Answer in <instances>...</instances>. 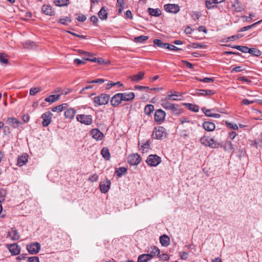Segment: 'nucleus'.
Here are the masks:
<instances>
[{
    "instance_id": "nucleus-32",
    "label": "nucleus",
    "mask_w": 262,
    "mask_h": 262,
    "mask_svg": "<svg viewBox=\"0 0 262 262\" xmlns=\"http://www.w3.org/2000/svg\"><path fill=\"white\" fill-rule=\"evenodd\" d=\"M150 257L147 254L140 255L138 258V262H148L151 260Z\"/></svg>"
},
{
    "instance_id": "nucleus-51",
    "label": "nucleus",
    "mask_w": 262,
    "mask_h": 262,
    "mask_svg": "<svg viewBox=\"0 0 262 262\" xmlns=\"http://www.w3.org/2000/svg\"><path fill=\"white\" fill-rule=\"evenodd\" d=\"M58 22L63 25H67V23H71V19L68 17H66L65 18L59 19Z\"/></svg>"
},
{
    "instance_id": "nucleus-5",
    "label": "nucleus",
    "mask_w": 262,
    "mask_h": 262,
    "mask_svg": "<svg viewBox=\"0 0 262 262\" xmlns=\"http://www.w3.org/2000/svg\"><path fill=\"white\" fill-rule=\"evenodd\" d=\"M166 113L162 109L156 110L154 115V120L158 124H160L164 122Z\"/></svg>"
},
{
    "instance_id": "nucleus-16",
    "label": "nucleus",
    "mask_w": 262,
    "mask_h": 262,
    "mask_svg": "<svg viewBox=\"0 0 262 262\" xmlns=\"http://www.w3.org/2000/svg\"><path fill=\"white\" fill-rule=\"evenodd\" d=\"M42 11L46 15L52 16L55 14L52 6L50 5H44L41 8Z\"/></svg>"
},
{
    "instance_id": "nucleus-12",
    "label": "nucleus",
    "mask_w": 262,
    "mask_h": 262,
    "mask_svg": "<svg viewBox=\"0 0 262 262\" xmlns=\"http://www.w3.org/2000/svg\"><path fill=\"white\" fill-rule=\"evenodd\" d=\"M164 8L166 11L169 13H177L180 11V7L178 4H166Z\"/></svg>"
},
{
    "instance_id": "nucleus-38",
    "label": "nucleus",
    "mask_w": 262,
    "mask_h": 262,
    "mask_svg": "<svg viewBox=\"0 0 262 262\" xmlns=\"http://www.w3.org/2000/svg\"><path fill=\"white\" fill-rule=\"evenodd\" d=\"M115 85H117L118 87H121V86H122L123 85V84L119 81H117L116 82H113L110 81V82H108L107 83V84L106 85L105 89L106 90H110L112 88V86H115Z\"/></svg>"
},
{
    "instance_id": "nucleus-26",
    "label": "nucleus",
    "mask_w": 262,
    "mask_h": 262,
    "mask_svg": "<svg viewBox=\"0 0 262 262\" xmlns=\"http://www.w3.org/2000/svg\"><path fill=\"white\" fill-rule=\"evenodd\" d=\"M144 75V73L143 72H140L138 74L130 76L129 78L133 81L138 82L143 79Z\"/></svg>"
},
{
    "instance_id": "nucleus-7",
    "label": "nucleus",
    "mask_w": 262,
    "mask_h": 262,
    "mask_svg": "<svg viewBox=\"0 0 262 262\" xmlns=\"http://www.w3.org/2000/svg\"><path fill=\"white\" fill-rule=\"evenodd\" d=\"M40 244L38 242L32 243L27 246V250L31 254H36L40 250Z\"/></svg>"
},
{
    "instance_id": "nucleus-19",
    "label": "nucleus",
    "mask_w": 262,
    "mask_h": 262,
    "mask_svg": "<svg viewBox=\"0 0 262 262\" xmlns=\"http://www.w3.org/2000/svg\"><path fill=\"white\" fill-rule=\"evenodd\" d=\"M231 7L236 12H242L244 10L243 6L242 3L238 0H235L231 4Z\"/></svg>"
},
{
    "instance_id": "nucleus-1",
    "label": "nucleus",
    "mask_w": 262,
    "mask_h": 262,
    "mask_svg": "<svg viewBox=\"0 0 262 262\" xmlns=\"http://www.w3.org/2000/svg\"><path fill=\"white\" fill-rule=\"evenodd\" d=\"M161 106L165 110L170 111L171 113L175 115H180L183 109L178 104L172 103L166 100H161Z\"/></svg>"
},
{
    "instance_id": "nucleus-23",
    "label": "nucleus",
    "mask_w": 262,
    "mask_h": 262,
    "mask_svg": "<svg viewBox=\"0 0 262 262\" xmlns=\"http://www.w3.org/2000/svg\"><path fill=\"white\" fill-rule=\"evenodd\" d=\"M123 101H129L135 98V95L133 92L121 93Z\"/></svg>"
},
{
    "instance_id": "nucleus-43",
    "label": "nucleus",
    "mask_w": 262,
    "mask_h": 262,
    "mask_svg": "<svg viewBox=\"0 0 262 262\" xmlns=\"http://www.w3.org/2000/svg\"><path fill=\"white\" fill-rule=\"evenodd\" d=\"M148 39V36L141 35L139 36H137L135 37L134 40L135 42L142 43L145 41L147 40Z\"/></svg>"
},
{
    "instance_id": "nucleus-31",
    "label": "nucleus",
    "mask_w": 262,
    "mask_h": 262,
    "mask_svg": "<svg viewBox=\"0 0 262 262\" xmlns=\"http://www.w3.org/2000/svg\"><path fill=\"white\" fill-rule=\"evenodd\" d=\"M68 104L67 103H63L61 105L53 107L52 108V111L54 112H61L65 110Z\"/></svg>"
},
{
    "instance_id": "nucleus-24",
    "label": "nucleus",
    "mask_w": 262,
    "mask_h": 262,
    "mask_svg": "<svg viewBox=\"0 0 262 262\" xmlns=\"http://www.w3.org/2000/svg\"><path fill=\"white\" fill-rule=\"evenodd\" d=\"M60 98V94L57 95H51L46 98L45 100V101L49 102L50 103H53L55 101L58 100Z\"/></svg>"
},
{
    "instance_id": "nucleus-28",
    "label": "nucleus",
    "mask_w": 262,
    "mask_h": 262,
    "mask_svg": "<svg viewBox=\"0 0 262 262\" xmlns=\"http://www.w3.org/2000/svg\"><path fill=\"white\" fill-rule=\"evenodd\" d=\"M169 237L165 234L161 236L160 237V242L163 246H167L169 244Z\"/></svg>"
},
{
    "instance_id": "nucleus-41",
    "label": "nucleus",
    "mask_w": 262,
    "mask_h": 262,
    "mask_svg": "<svg viewBox=\"0 0 262 262\" xmlns=\"http://www.w3.org/2000/svg\"><path fill=\"white\" fill-rule=\"evenodd\" d=\"M208 144L207 146H209L211 148H218L220 144L217 142L214 141V140L212 138H211L210 140H209Z\"/></svg>"
},
{
    "instance_id": "nucleus-45",
    "label": "nucleus",
    "mask_w": 262,
    "mask_h": 262,
    "mask_svg": "<svg viewBox=\"0 0 262 262\" xmlns=\"http://www.w3.org/2000/svg\"><path fill=\"white\" fill-rule=\"evenodd\" d=\"M127 171V169L125 167H119V168L116 170V173L118 177H120L123 174L125 173Z\"/></svg>"
},
{
    "instance_id": "nucleus-3",
    "label": "nucleus",
    "mask_w": 262,
    "mask_h": 262,
    "mask_svg": "<svg viewBox=\"0 0 262 262\" xmlns=\"http://www.w3.org/2000/svg\"><path fill=\"white\" fill-rule=\"evenodd\" d=\"M110 95L105 94H102L100 95L95 97L94 98L95 106L106 104L110 100Z\"/></svg>"
},
{
    "instance_id": "nucleus-8",
    "label": "nucleus",
    "mask_w": 262,
    "mask_h": 262,
    "mask_svg": "<svg viewBox=\"0 0 262 262\" xmlns=\"http://www.w3.org/2000/svg\"><path fill=\"white\" fill-rule=\"evenodd\" d=\"M52 116L53 114L50 112H45L42 115V124L43 126L47 127L50 124Z\"/></svg>"
},
{
    "instance_id": "nucleus-2",
    "label": "nucleus",
    "mask_w": 262,
    "mask_h": 262,
    "mask_svg": "<svg viewBox=\"0 0 262 262\" xmlns=\"http://www.w3.org/2000/svg\"><path fill=\"white\" fill-rule=\"evenodd\" d=\"M167 133L166 129L163 126H158L154 128L152 133V137L158 140H162L166 138Z\"/></svg>"
},
{
    "instance_id": "nucleus-40",
    "label": "nucleus",
    "mask_w": 262,
    "mask_h": 262,
    "mask_svg": "<svg viewBox=\"0 0 262 262\" xmlns=\"http://www.w3.org/2000/svg\"><path fill=\"white\" fill-rule=\"evenodd\" d=\"M217 3L215 0H206V5L208 9L213 8L216 7Z\"/></svg>"
},
{
    "instance_id": "nucleus-42",
    "label": "nucleus",
    "mask_w": 262,
    "mask_h": 262,
    "mask_svg": "<svg viewBox=\"0 0 262 262\" xmlns=\"http://www.w3.org/2000/svg\"><path fill=\"white\" fill-rule=\"evenodd\" d=\"M154 111V106L152 104H147L144 108V112L147 115H149Z\"/></svg>"
},
{
    "instance_id": "nucleus-18",
    "label": "nucleus",
    "mask_w": 262,
    "mask_h": 262,
    "mask_svg": "<svg viewBox=\"0 0 262 262\" xmlns=\"http://www.w3.org/2000/svg\"><path fill=\"white\" fill-rule=\"evenodd\" d=\"M91 133L93 138L97 140H101L103 137V134L97 128L93 129Z\"/></svg>"
},
{
    "instance_id": "nucleus-27",
    "label": "nucleus",
    "mask_w": 262,
    "mask_h": 262,
    "mask_svg": "<svg viewBox=\"0 0 262 262\" xmlns=\"http://www.w3.org/2000/svg\"><path fill=\"white\" fill-rule=\"evenodd\" d=\"M147 11L151 16L158 17L161 15V11L159 8L153 9L149 8L147 9Z\"/></svg>"
},
{
    "instance_id": "nucleus-35",
    "label": "nucleus",
    "mask_w": 262,
    "mask_h": 262,
    "mask_svg": "<svg viewBox=\"0 0 262 262\" xmlns=\"http://www.w3.org/2000/svg\"><path fill=\"white\" fill-rule=\"evenodd\" d=\"M8 62L7 55L5 53H0V63L2 64L7 65L8 64Z\"/></svg>"
},
{
    "instance_id": "nucleus-61",
    "label": "nucleus",
    "mask_w": 262,
    "mask_h": 262,
    "mask_svg": "<svg viewBox=\"0 0 262 262\" xmlns=\"http://www.w3.org/2000/svg\"><path fill=\"white\" fill-rule=\"evenodd\" d=\"M200 15L199 12H192L191 13V17H192L193 19L194 20H196L199 19L200 18Z\"/></svg>"
},
{
    "instance_id": "nucleus-9",
    "label": "nucleus",
    "mask_w": 262,
    "mask_h": 262,
    "mask_svg": "<svg viewBox=\"0 0 262 262\" xmlns=\"http://www.w3.org/2000/svg\"><path fill=\"white\" fill-rule=\"evenodd\" d=\"M146 252H147L146 254L150 256L149 257L151 259L155 256L159 255L160 253L159 249L154 246L147 247L146 249Z\"/></svg>"
},
{
    "instance_id": "nucleus-20",
    "label": "nucleus",
    "mask_w": 262,
    "mask_h": 262,
    "mask_svg": "<svg viewBox=\"0 0 262 262\" xmlns=\"http://www.w3.org/2000/svg\"><path fill=\"white\" fill-rule=\"evenodd\" d=\"M76 110L73 108H69L64 112V116L67 119H72L76 114Z\"/></svg>"
},
{
    "instance_id": "nucleus-11",
    "label": "nucleus",
    "mask_w": 262,
    "mask_h": 262,
    "mask_svg": "<svg viewBox=\"0 0 262 262\" xmlns=\"http://www.w3.org/2000/svg\"><path fill=\"white\" fill-rule=\"evenodd\" d=\"M111 182L108 179H106L105 181H101L99 184V189L102 193H107L111 186Z\"/></svg>"
},
{
    "instance_id": "nucleus-33",
    "label": "nucleus",
    "mask_w": 262,
    "mask_h": 262,
    "mask_svg": "<svg viewBox=\"0 0 262 262\" xmlns=\"http://www.w3.org/2000/svg\"><path fill=\"white\" fill-rule=\"evenodd\" d=\"M54 4L58 7H63L68 6L69 3V0H54Z\"/></svg>"
},
{
    "instance_id": "nucleus-21",
    "label": "nucleus",
    "mask_w": 262,
    "mask_h": 262,
    "mask_svg": "<svg viewBox=\"0 0 262 262\" xmlns=\"http://www.w3.org/2000/svg\"><path fill=\"white\" fill-rule=\"evenodd\" d=\"M8 236L11 237L13 241H17L20 237L18 232L15 228L11 229V231L8 232Z\"/></svg>"
},
{
    "instance_id": "nucleus-10",
    "label": "nucleus",
    "mask_w": 262,
    "mask_h": 262,
    "mask_svg": "<svg viewBox=\"0 0 262 262\" xmlns=\"http://www.w3.org/2000/svg\"><path fill=\"white\" fill-rule=\"evenodd\" d=\"M128 162L131 165H137L141 161V158L138 154H135L128 156Z\"/></svg>"
},
{
    "instance_id": "nucleus-30",
    "label": "nucleus",
    "mask_w": 262,
    "mask_h": 262,
    "mask_svg": "<svg viewBox=\"0 0 262 262\" xmlns=\"http://www.w3.org/2000/svg\"><path fill=\"white\" fill-rule=\"evenodd\" d=\"M101 154L105 160H109L110 159L111 156L110 151L107 147H103L101 151Z\"/></svg>"
},
{
    "instance_id": "nucleus-13",
    "label": "nucleus",
    "mask_w": 262,
    "mask_h": 262,
    "mask_svg": "<svg viewBox=\"0 0 262 262\" xmlns=\"http://www.w3.org/2000/svg\"><path fill=\"white\" fill-rule=\"evenodd\" d=\"M122 95L121 93H118L113 96L110 100V102L112 106H117L122 102Z\"/></svg>"
},
{
    "instance_id": "nucleus-15",
    "label": "nucleus",
    "mask_w": 262,
    "mask_h": 262,
    "mask_svg": "<svg viewBox=\"0 0 262 262\" xmlns=\"http://www.w3.org/2000/svg\"><path fill=\"white\" fill-rule=\"evenodd\" d=\"M6 123L14 128H17L21 123L20 121L14 117L8 118L6 120Z\"/></svg>"
},
{
    "instance_id": "nucleus-50",
    "label": "nucleus",
    "mask_w": 262,
    "mask_h": 262,
    "mask_svg": "<svg viewBox=\"0 0 262 262\" xmlns=\"http://www.w3.org/2000/svg\"><path fill=\"white\" fill-rule=\"evenodd\" d=\"M170 92H167V96L164 98L162 99V100H166L167 101L168 100H173V101H177L179 100V99H178L176 98L175 96L173 94H169Z\"/></svg>"
},
{
    "instance_id": "nucleus-22",
    "label": "nucleus",
    "mask_w": 262,
    "mask_h": 262,
    "mask_svg": "<svg viewBox=\"0 0 262 262\" xmlns=\"http://www.w3.org/2000/svg\"><path fill=\"white\" fill-rule=\"evenodd\" d=\"M203 127L205 130L208 132L213 131L215 127L214 123L210 121H205L203 124Z\"/></svg>"
},
{
    "instance_id": "nucleus-4",
    "label": "nucleus",
    "mask_w": 262,
    "mask_h": 262,
    "mask_svg": "<svg viewBox=\"0 0 262 262\" xmlns=\"http://www.w3.org/2000/svg\"><path fill=\"white\" fill-rule=\"evenodd\" d=\"M77 121L86 125H90L93 123V117L91 115L79 114L76 116Z\"/></svg>"
},
{
    "instance_id": "nucleus-54",
    "label": "nucleus",
    "mask_w": 262,
    "mask_h": 262,
    "mask_svg": "<svg viewBox=\"0 0 262 262\" xmlns=\"http://www.w3.org/2000/svg\"><path fill=\"white\" fill-rule=\"evenodd\" d=\"M225 123L227 126L234 130H237L238 128L237 125L236 124H232L230 123L228 121H226Z\"/></svg>"
},
{
    "instance_id": "nucleus-48",
    "label": "nucleus",
    "mask_w": 262,
    "mask_h": 262,
    "mask_svg": "<svg viewBox=\"0 0 262 262\" xmlns=\"http://www.w3.org/2000/svg\"><path fill=\"white\" fill-rule=\"evenodd\" d=\"M95 60H96V61H95L94 62H97V63H99L100 64L107 65V64H109L110 63V61H108V60L105 61L102 58H101V57H99V58L95 57Z\"/></svg>"
},
{
    "instance_id": "nucleus-57",
    "label": "nucleus",
    "mask_w": 262,
    "mask_h": 262,
    "mask_svg": "<svg viewBox=\"0 0 262 262\" xmlns=\"http://www.w3.org/2000/svg\"><path fill=\"white\" fill-rule=\"evenodd\" d=\"M98 176L95 173L90 177L88 180L91 182H95L98 181Z\"/></svg>"
},
{
    "instance_id": "nucleus-49",
    "label": "nucleus",
    "mask_w": 262,
    "mask_h": 262,
    "mask_svg": "<svg viewBox=\"0 0 262 262\" xmlns=\"http://www.w3.org/2000/svg\"><path fill=\"white\" fill-rule=\"evenodd\" d=\"M210 139L209 137L204 136L200 139V142L203 145L207 146L209 141V140H210Z\"/></svg>"
},
{
    "instance_id": "nucleus-36",
    "label": "nucleus",
    "mask_w": 262,
    "mask_h": 262,
    "mask_svg": "<svg viewBox=\"0 0 262 262\" xmlns=\"http://www.w3.org/2000/svg\"><path fill=\"white\" fill-rule=\"evenodd\" d=\"M162 48L167 49L169 50L174 51H177L181 50V49L174 46V45H170L168 43H164Z\"/></svg>"
},
{
    "instance_id": "nucleus-63",
    "label": "nucleus",
    "mask_w": 262,
    "mask_h": 262,
    "mask_svg": "<svg viewBox=\"0 0 262 262\" xmlns=\"http://www.w3.org/2000/svg\"><path fill=\"white\" fill-rule=\"evenodd\" d=\"M28 262H39V258L37 256H32L28 258Z\"/></svg>"
},
{
    "instance_id": "nucleus-52",
    "label": "nucleus",
    "mask_w": 262,
    "mask_h": 262,
    "mask_svg": "<svg viewBox=\"0 0 262 262\" xmlns=\"http://www.w3.org/2000/svg\"><path fill=\"white\" fill-rule=\"evenodd\" d=\"M207 47V46L205 44L201 43H192V48L196 49V48H200V49H205Z\"/></svg>"
},
{
    "instance_id": "nucleus-39",
    "label": "nucleus",
    "mask_w": 262,
    "mask_h": 262,
    "mask_svg": "<svg viewBox=\"0 0 262 262\" xmlns=\"http://www.w3.org/2000/svg\"><path fill=\"white\" fill-rule=\"evenodd\" d=\"M248 51L249 54L254 56L259 57L261 55V51L256 48H250Z\"/></svg>"
},
{
    "instance_id": "nucleus-25",
    "label": "nucleus",
    "mask_w": 262,
    "mask_h": 262,
    "mask_svg": "<svg viewBox=\"0 0 262 262\" xmlns=\"http://www.w3.org/2000/svg\"><path fill=\"white\" fill-rule=\"evenodd\" d=\"M28 161V155L24 154L21 156L19 157L17 160V165L21 166L26 163Z\"/></svg>"
},
{
    "instance_id": "nucleus-62",
    "label": "nucleus",
    "mask_w": 262,
    "mask_h": 262,
    "mask_svg": "<svg viewBox=\"0 0 262 262\" xmlns=\"http://www.w3.org/2000/svg\"><path fill=\"white\" fill-rule=\"evenodd\" d=\"M179 254L181 259L185 260L187 259L189 255L188 253L186 252H180Z\"/></svg>"
},
{
    "instance_id": "nucleus-59",
    "label": "nucleus",
    "mask_w": 262,
    "mask_h": 262,
    "mask_svg": "<svg viewBox=\"0 0 262 262\" xmlns=\"http://www.w3.org/2000/svg\"><path fill=\"white\" fill-rule=\"evenodd\" d=\"M244 70H245V69L243 68V67L242 66H237V67H234L232 69L231 72H241V71H243Z\"/></svg>"
},
{
    "instance_id": "nucleus-53",
    "label": "nucleus",
    "mask_w": 262,
    "mask_h": 262,
    "mask_svg": "<svg viewBox=\"0 0 262 262\" xmlns=\"http://www.w3.org/2000/svg\"><path fill=\"white\" fill-rule=\"evenodd\" d=\"M104 81H105L104 79H101V78H100V79H97L93 80L88 81L86 82H87L88 83H90V84H91V83H99V84H102V83H103Z\"/></svg>"
},
{
    "instance_id": "nucleus-64",
    "label": "nucleus",
    "mask_w": 262,
    "mask_h": 262,
    "mask_svg": "<svg viewBox=\"0 0 262 262\" xmlns=\"http://www.w3.org/2000/svg\"><path fill=\"white\" fill-rule=\"evenodd\" d=\"M34 45V42L33 41H27L25 42V43L24 45V46L25 48H32Z\"/></svg>"
},
{
    "instance_id": "nucleus-60",
    "label": "nucleus",
    "mask_w": 262,
    "mask_h": 262,
    "mask_svg": "<svg viewBox=\"0 0 262 262\" xmlns=\"http://www.w3.org/2000/svg\"><path fill=\"white\" fill-rule=\"evenodd\" d=\"M83 59L84 60L86 61H92L93 62H94L96 61L95 57H93V55H92V56H89L88 55H86L85 57H83Z\"/></svg>"
},
{
    "instance_id": "nucleus-58",
    "label": "nucleus",
    "mask_w": 262,
    "mask_h": 262,
    "mask_svg": "<svg viewBox=\"0 0 262 262\" xmlns=\"http://www.w3.org/2000/svg\"><path fill=\"white\" fill-rule=\"evenodd\" d=\"M74 63L77 66H80V64H85V60H84L83 59L82 60H80L78 58H76L74 60Z\"/></svg>"
},
{
    "instance_id": "nucleus-56",
    "label": "nucleus",
    "mask_w": 262,
    "mask_h": 262,
    "mask_svg": "<svg viewBox=\"0 0 262 262\" xmlns=\"http://www.w3.org/2000/svg\"><path fill=\"white\" fill-rule=\"evenodd\" d=\"M153 42L155 45H156L158 47L162 48H163L164 43L162 42V40L161 39H154L153 41Z\"/></svg>"
},
{
    "instance_id": "nucleus-17",
    "label": "nucleus",
    "mask_w": 262,
    "mask_h": 262,
    "mask_svg": "<svg viewBox=\"0 0 262 262\" xmlns=\"http://www.w3.org/2000/svg\"><path fill=\"white\" fill-rule=\"evenodd\" d=\"M196 92L199 96H211L215 94V91L212 90L197 89Z\"/></svg>"
},
{
    "instance_id": "nucleus-14",
    "label": "nucleus",
    "mask_w": 262,
    "mask_h": 262,
    "mask_svg": "<svg viewBox=\"0 0 262 262\" xmlns=\"http://www.w3.org/2000/svg\"><path fill=\"white\" fill-rule=\"evenodd\" d=\"M7 248L13 255H17L20 253V247L16 243L8 245Z\"/></svg>"
},
{
    "instance_id": "nucleus-55",
    "label": "nucleus",
    "mask_w": 262,
    "mask_h": 262,
    "mask_svg": "<svg viewBox=\"0 0 262 262\" xmlns=\"http://www.w3.org/2000/svg\"><path fill=\"white\" fill-rule=\"evenodd\" d=\"M202 112L204 113V114L207 117H212V115L213 113H211V110L206 109L205 107L202 108Z\"/></svg>"
},
{
    "instance_id": "nucleus-47",
    "label": "nucleus",
    "mask_w": 262,
    "mask_h": 262,
    "mask_svg": "<svg viewBox=\"0 0 262 262\" xmlns=\"http://www.w3.org/2000/svg\"><path fill=\"white\" fill-rule=\"evenodd\" d=\"M42 91V89L40 87H34L32 88L30 90V95L34 96L37 93H39Z\"/></svg>"
},
{
    "instance_id": "nucleus-29",
    "label": "nucleus",
    "mask_w": 262,
    "mask_h": 262,
    "mask_svg": "<svg viewBox=\"0 0 262 262\" xmlns=\"http://www.w3.org/2000/svg\"><path fill=\"white\" fill-rule=\"evenodd\" d=\"M182 104L186 106L189 110L193 112L197 113L199 111V107L197 105L188 103H184Z\"/></svg>"
},
{
    "instance_id": "nucleus-6",
    "label": "nucleus",
    "mask_w": 262,
    "mask_h": 262,
    "mask_svg": "<svg viewBox=\"0 0 262 262\" xmlns=\"http://www.w3.org/2000/svg\"><path fill=\"white\" fill-rule=\"evenodd\" d=\"M161 162V158L157 155H149L146 160V162L150 166H156L159 165Z\"/></svg>"
},
{
    "instance_id": "nucleus-46",
    "label": "nucleus",
    "mask_w": 262,
    "mask_h": 262,
    "mask_svg": "<svg viewBox=\"0 0 262 262\" xmlns=\"http://www.w3.org/2000/svg\"><path fill=\"white\" fill-rule=\"evenodd\" d=\"M196 79L198 81H201L204 83H211L213 82L214 81V78H209V77H205L203 79L200 78H196Z\"/></svg>"
},
{
    "instance_id": "nucleus-34",
    "label": "nucleus",
    "mask_w": 262,
    "mask_h": 262,
    "mask_svg": "<svg viewBox=\"0 0 262 262\" xmlns=\"http://www.w3.org/2000/svg\"><path fill=\"white\" fill-rule=\"evenodd\" d=\"M98 15L101 20H104L107 18V13L104 7H102L98 13Z\"/></svg>"
},
{
    "instance_id": "nucleus-44",
    "label": "nucleus",
    "mask_w": 262,
    "mask_h": 262,
    "mask_svg": "<svg viewBox=\"0 0 262 262\" xmlns=\"http://www.w3.org/2000/svg\"><path fill=\"white\" fill-rule=\"evenodd\" d=\"M261 21H262V20H260L257 21L255 23H254V24L251 25H249L247 26L242 27L239 31L244 32V31H248V30H250V29H251L252 28H253V27H254L256 25L260 24Z\"/></svg>"
},
{
    "instance_id": "nucleus-37",
    "label": "nucleus",
    "mask_w": 262,
    "mask_h": 262,
    "mask_svg": "<svg viewBox=\"0 0 262 262\" xmlns=\"http://www.w3.org/2000/svg\"><path fill=\"white\" fill-rule=\"evenodd\" d=\"M232 48L236 49L241 52H242L245 53H249L248 50H249L250 48H249L247 46H233L232 47Z\"/></svg>"
}]
</instances>
